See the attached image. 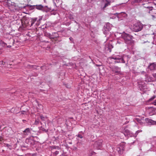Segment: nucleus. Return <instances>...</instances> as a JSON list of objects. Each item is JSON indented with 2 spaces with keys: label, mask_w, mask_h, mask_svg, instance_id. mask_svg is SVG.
I'll return each instance as SVG.
<instances>
[{
  "label": "nucleus",
  "mask_w": 156,
  "mask_h": 156,
  "mask_svg": "<svg viewBox=\"0 0 156 156\" xmlns=\"http://www.w3.org/2000/svg\"><path fill=\"white\" fill-rule=\"evenodd\" d=\"M121 36L126 44L129 45H132L134 44L133 37L130 34L124 32L122 34Z\"/></svg>",
  "instance_id": "obj_1"
},
{
  "label": "nucleus",
  "mask_w": 156,
  "mask_h": 156,
  "mask_svg": "<svg viewBox=\"0 0 156 156\" xmlns=\"http://www.w3.org/2000/svg\"><path fill=\"white\" fill-rule=\"evenodd\" d=\"M30 7L32 9H36L37 10L47 12L50 11H52L54 10L53 9H52L51 8H48L47 6H44L41 5H31L30 6Z\"/></svg>",
  "instance_id": "obj_2"
},
{
  "label": "nucleus",
  "mask_w": 156,
  "mask_h": 156,
  "mask_svg": "<svg viewBox=\"0 0 156 156\" xmlns=\"http://www.w3.org/2000/svg\"><path fill=\"white\" fill-rule=\"evenodd\" d=\"M143 28V25L140 22H137L133 24L132 27L133 31L137 32L141 31Z\"/></svg>",
  "instance_id": "obj_3"
},
{
  "label": "nucleus",
  "mask_w": 156,
  "mask_h": 156,
  "mask_svg": "<svg viewBox=\"0 0 156 156\" xmlns=\"http://www.w3.org/2000/svg\"><path fill=\"white\" fill-rule=\"evenodd\" d=\"M109 59H113L115 60L114 61V63H125V61L124 60L123 57L122 56H113L109 57Z\"/></svg>",
  "instance_id": "obj_4"
},
{
  "label": "nucleus",
  "mask_w": 156,
  "mask_h": 156,
  "mask_svg": "<svg viewBox=\"0 0 156 156\" xmlns=\"http://www.w3.org/2000/svg\"><path fill=\"white\" fill-rule=\"evenodd\" d=\"M103 141L102 139L98 140L95 141L94 144V147L97 149H100L102 147Z\"/></svg>",
  "instance_id": "obj_5"
},
{
  "label": "nucleus",
  "mask_w": 156,
  "mask_h": 156,
  "mask_svg": "<svg viewBox=\"0 0 156 156\" xmlns=\"http://www.w3.org/2000/svg\"><path fill=\"white\" fill-rule=\"evenodd\" d=\"M51 149L53 155L55 156L58 154L59 151H60V148L59 146H53L51 147Z\"/></svg>",
  "instance_id": "obj_6"
},
{
  "label": "nucleus",
  "mask_w": 156,
  "mask_h": 156,
  "mask_svg": "<svg viewBox=\"0 0 156 156\" xmlns=\"http://www.w3.org/2000/svg\"><path fill=\"white\" fill-rule=\"evenodd\" d=\"M147 68L150 69L152 72H155L156 71V62L150 63Z\"/></svg>",
  "instance_id": "obj_7"
},
{
  "label": "nucleus",
  "mask_w": 156,
  "mask_h": 156,
  "mask_svg": "<svg viewBox=\"0 0 156 156\" xmlns=\"http://www.w3.org/2000/svg\"><path fill=\"white\" fill-rule=\"evenodd\" d=\"M59 36L57 33H53L51 34V39L53 40L56 42H58L61 41L59 39Z\"/></svg>",
  "instance_id": "obj_8"
},
{
  "label": "nucleus",
  "mask_w": 156,
  "mask_h": 156,
  "mask_svg": "<svg viewBox=\"0 0 156 156\" xmlns=\"http://www.w3.org/2000/svg\"><path fill=\"white\" fill-rule=\"evenodd\" d=\"M25 143L28 144L27 146L31 147L34 144L35 141L33 138L30 137L26 139Z\"/></svg>",
  "instance_id": "obj_9"
},
{
  "label": "nucleus",
  "mask_w": 156,
  "mask_h": 156,
  "mask_svg": "<svg viewBox=\"0 0 156 156\" xmlns=\"http://www.w3.org/2000/svg\"><path fill=\"white\" fill-rule=\"evenodd\" d=\"M111 2L110 1L108 0H102L101 2V5H104V6L102 7V9H105L107 7L110 5L111 4Z\"/></svg>",
  "instance_id": "obj_10"
},
{
  "label": "nucleus",
  "mask_w": 156,
  "mask_h": 156,
  "mask_svg": "<svg viewBox=\"0 0 156 156\" xmlns=\"http://www.w3.org/2000/svg\"><path fill=\"white\" fill-rule=\"evenodd\" d=\"M149 11L148 12L151 14L153 18H155L156 15V9H153L152 7H149Z\"/></svg>",
  "instance_id": "obj_11"
},
{
  "label": "nucleus",
  "mask_w": 156,
  "mask_h": 156,
  "mask_svg": "<svg viewBox=\"0 0 156 156\" xmlns=\"http://www.w3.org/2000/svg\"><path fill=\"white\" fill-rule=\"evenodd\" d=\"M113 72H115V73L118 74L120 73L121 72L120 71V68L117 66H115L112 68L110 67Z\"/></svg>",
  "instance_id": "obj_12"
},
{
  "label": "nucleus",
  "mask_w": 156,
  "mask_h": 156,
  "mask_svg": "<svg viewBox=\"0 0 156 156\" xmlns=\"http://www.w3.org/2000/svg\"><path fill=\"white\" fill-rule=\"evenodd\" d=\"M32 129L31 128H27L23 132V134L25 136H28L31 133Z\"/></svg>",
  "instance_id": "obj_13"
},
{
  "label": "nucleus",
  "mask_w": 156,
  "mask_h": 156,
  "mask_svg": "<svg viewBox=\"0 0 156 156\" xmlns=\"http://www.w3.org/2000/svg\"><path fill=\"white\" fill-rule=\"evenodd\" d=\"M145 120L146 122L148 123L149 125H156V121H154L152 119H149L148 118H146L145 119Z\"/></svg>",
  "instance_id": "obj_14"
},
{
  "label": "nucleus",
  "mask_w": 156,
  "mask_h": 156,
  "mask_svg": "<svg viewBox=\"0 0 156 156\" xmlns=\"http://www.w3.org/2000/svg\"><path fill=\"white\" fill-rule=\"evenodd\" d=\"M7 45V43H5L3 42H1L0 43V55L1 54L2 52V50L3 48L5 47Z\"/></svg>",
  "instance_id": "obj_15"
},
{
  "label": "nucleus",
  "mask_w": 156,
  "mask_h": 156,
  "mask_svg": "<svg viewBox=\"0 0 156 156\" xmlns=\"http://www.w3.org/2000/svg\"><path fill=\"white\" fill-rule=\"evenodd\" d=\"M111 27L112 25L108 23H107L104 26L106 31L107 30L108 31H109L110 30Z\"/></svg>",
  "instance_id": "obj_16"
},
{
  "label": "nucleus",
  "mask_w": 156,
  "mask_h": 156,
  "mask_svg": "<svg viewBox=\"0 0 156 156\" xmlns=\"http://www.w3.org/2000/svg\"><path fill=\"white\" fill-rule=\"evenodd\" d=\"M37 20V18H33L31 19V21L28 23L29 24V25H30V27L33 26V25L34 24L35 22H36Z\"/></svg>",
  "instance_id": "obj_17"
},
{
  "label": "nucleus",
  "mask_w": 156,
  "mask_h": 156,
  "mask_svg": "<svg viewBox=\"0 0 156 156\" xmlns=\"http://www.w3.org/2000/svg\"><path fill=\"white\" fill-rule=\"evenodd\" d=\"M138 87L140 90H142L144 87V83L143 82H138Z\"/></svg>",
  "instance_id": "obj_18"
},
{
  "label": "nucleus",
  "mask_w": 156,
  "mask_h": 156,
  "mask_svg": "<svg viewBox=\"0 0 156 156\" xmlns=\"http://www.w3.org/2000/svg\"><path fill=\"white\" fill-rule=\"evenodd\" d=\"M153 78L149 76H147L146 78L145 81L147 82H150L153 81Z\"/></svg>",
  "instance_id": "obj_19"
},
{
  "label": "nucleus",
  "mask_w": 156,
  "mask_h": 156,
  "mask_svg": "<svg viewBox=\"0 0 156 156\" xmlns=\"http://www.w3.org/2000/svg\"><path fill=\"white\" fill-rule=\"evenodd\" d=\"M130 131L126 128H124L122 130V132L124 134L125 136L128 135V134L129 133Z\"/></svg>",
  "instance_id": "obj_20"
},
{
  "label": "nucleus",
  "mask_w": 156,
  "mask_h": 156,
  "mask_svg": "<svg viewBox=\"0 0 156 156\" xmlns=\"http://www.w3.org/2000/svg\"><path fill=\"white\" fill-rule=\"evenodd\" d=\"M14 43V40L12 38H10L9 40V42L8 43V44H11V45H13V44Z\"/></svg>",
  "instance_id": "obj_21"
},
{
  "label": "nucleus",
  "mask_w": 156,
  "mask_h": 156,
  "mask_svg": "<svg viewBox=\"0 0 156 156\" xmlns=\"http://www.w3.org/2000/svg\"><path fill=\"white\" fill-rule=\"evenodd\" d=\"M113 48V47L112 45L111 44H109L107 47V50L109 51V52H110L111 51V49Z\"/></svg>",
  "instance_id": "obj_22"
},
{
  "label": "nucleus",
  "mask_w": 156,
  "mask_h": 156,
  "mask_svg": "<svg viewBox=\"0 0 156 156\" xmlns=\"http://www.w3.org/2000/svg\"><path fill=\"white\" fill-rule=\"evenodd\" d=\"M146 0H132V2L133 3H139L140 2H142L143 1H145Z\"/></svg>",
  "instance_id": "obj_23"
},
{
  "label": "nucleus",
  "mask_w": 156,
  "mask_h": 156,
  "mask_svg": "<svg viewBox=\"0 0 156 156\" xmlns=\"http://www.w3.org/2000/svg\"><path fill=\"white\" fill-rule=\"evenodd\" d=\"M126 136H127L128 137H133V136H135V134L131 133V132L129 131V133L128 134V135H127Z\"/></svg>",
  "instance_id": "obj_24"
},
{
  "label": "nucleus",
  "mask_w": 156,
  "mask_h": 156,
  "mask_svg": "<svg viewBox=\"0 0 156 156\" xmlns=\"http://www.w3.org/2000/svg\"><path fill=\"white\" fill-rule=\"evenodd\" d=\"M44 35L45 36L49 37L51 39V34L50 33L46 32L44 33Z\"/></svg>",
  "instance_id": "obj_25"
},
{
  "label": "nucleus",
  "mask_w": 156,
  "mask_h": 156,
  "mask_svg": "<svg viewBox=\"0 0 156 156\" xmlns=\"http://www.w3.org/2000/svg\"><path fill=\"white\" fill-rule=\"evenodd\" d=\"M36 66H33V65H28L27 67H28L29 68H33L34 69H37L36 68Z\"/></svg>",
  "instance_id": "obj_26"
},
{
  "label": "nucleus",
  "mask_w": 156,
  "mask_h": 156,
  "mask_svg": "<svg viewBox=\"0 0 156 156\" xmlns=\"http://www.w3.org/2000/svg\"><path fill=\"white\" fill-rule=\"evenodd\" d=\"M156 97V96L155 95H154L152 97L148 99V101L150 102L151 101H152L154 100Z\"/></svg>",
  "instance_id": "obj_27"
},
{
  "label": "nucleus",
  "mask_w": 156,
  "mask_h": 156,
  "mask_svg": "<svg viewBox=\"0 0 156 156\" xmlns=\"http://www.w3.org/2000/svg\"><path fill=\"white\" fill-rule=\"evenodd\" d=\"M42 16H39L38 18H37V22H38L39 23H40V21L42 20Z\"/></svg>",
  "instance_id": "obj_28"
},
{
  "label": "nucleus",
  "mask_w": 156,
  "mask_h": 156,
  "mask_svg": "<svg viewBox=\"0 0 156 156\" xmlns=\"http://www.w3.org/2000/svg\"><path fill=\"white\" fill-rule=\"evenodd\" d=\"M40 130H42V131H44V132H46V133L48 131V130L44 128H43V127H41Z\"/></svg>",
  "instance_id": "obj_29"
},
{
  "label": "nucleus",
  "mask_w": 156,
  "mask_h": 156,
  "mask_svg": "<svg viewBox=\"0 0 156 156\" xmlns=\"http://www.w3.org/2000/svg\"><path fill=\"white\" fill-rule=\"evenodd\" d=\"M122 13L124 14V13L123 12H121L120 13H116L114 14V15H117V16H118V18H119V15H120Z\"/></svg>",
  "instance_id": "obj_30"
},
{
  "label": "nucleus",
  "mask_w": 156,
  "mask_h": 156,
  "mask_svg": "<svg viewBox=\"0 0 156 156\" xmlns=\"http://www.w3.org/2000/svg\"><path fill=\"white\" fill-rule=\"evenodd\" d=\"M3 136L2 133H0V141L3 140Z\"/></svg>",
  "instance_id": "obj_31"
},
{
  "label": "nucleus",
  "mask_w": 156,
  "mask_h": 156,
  "mask_svg": "<svg viewBox=\"0 0 156 156\" xmlns=\"http://www.w3.org/2000/svg\"><path fill=\"white\" fill-rule=\"evenodd\" d=\"M152 75L154 78H156V71L155 72H152Z\"/></svg>",
  "instance_id": "obj_32"
},
{
  "label": "nucleus",
  "mask_w": 156,
  "mask_h": 156,
  "mask_svg": "<svg viewBox=\"0 0 156 156\" xmlns=\"http://www.w3.org/2000/svg\"><path fill=\"white\" fill-rule=\"evenodd\" d=\"M40 118L41 120H44L45 119V117L43 116L42 115H40Z\"/></svg>",
  "instance_id": "obj_33"
},
{
  "label": "nucleus",
  "mask_w": 156,
  "mask_h": 156,
  "mask_svg": "<svg viewBox=\"0 0 156 156\" xmlns=\"http://www.w3.org/2000/svg\"><path fill=\"white\" fill-rule=\"evenodd\" d=\"M40 68H41V69H42V70H46V68H45V66H41L40 67Z\"/></svg>",
  "instance_id": "obj_34"
},
{
  "label": "nucleus",
  "mask_w": 156,
  "mask_h": 156,
  "mask_svg": "<svg viewBox=\"0 0 156 156\" xmlns=\"http://www.w3.org/2000/svg\"><path fill=\"white\" fill-rule=\"evenodd\" d=\"M76 136L80 138H82L83 137V135L80 134H79L78 135H77Z\"/></svg>",
  "instance_id": "obj_35"
},
{
  "label": "nucleus",
  "mask_w": 156,
  "mask_h": 156,
  "mask_svg": "<svg viewBox=\"0 0 156 156\" xmlns=\"http://www.w3.org/2000/svg\"><path fill=\"white\" fill-rule=\"evenodd\" d=\"M20 42L18 41H16L15 43V44L17 45H18L20 43Z\"/></svg>",
  "instance_id": "obj_36"
},
{
  "label": "nucleus",
  "mask_w": 156,
  "mask_h": 156,
  "mask_svg": "<svg viewBox=\"0 0 156 156\" xmlns=\"http://www.w3.org/2000/svg\"><path fill=\"white\" fill-rule=\"evenodd\" d=\"M27 111H22L21 112V114H27Z\"/></svg>",
  "instance_id": "obj_37"
},
{
  "label": "nucleus",
  "mask_w": 156,
  "mask_h": 156,
  "mask_svg": "<svg viewBox=\"0 0 156 156\" xmlns=\"http://www.w3.org/2000/svg\"><path fill=\"white\" fill-rule=\"evenodd\" d=\"M39 122L38 121H37V120H35L34 122V124L35 125H37L39 124Z\"/></svg>",
  "instance_id": "obj_38"
},
{
  "label": "nucleus",
  "mask_w": 156,
  "mask_h": 156,
  "mask_svg": "<svg viewBox=\"0 0 156 156\" xmlns=\"http://www.w3.org/2000/svg\"><path fill=\"white\" fill-rule=\"evenodd\" d=\"M96 66L97 67L101 66H102V63H101L100 64H96Z\"/></svg>",
  "instance_id": "obj_39"
},
{
  "label": "nucleus",
  "mask_w": 156,
  "mask_h": 156,
  "mask_svg": "<svg viewBox=\"0 0 156 156\" xmlns=\"http://www.w3.org/2000/svg\"><path fill=\"white\" fill-rule=\"evenodd\" d=\"M32 76H38V74L37 73H34V74H33Z\"/></svg>",
  "instance_id": "obj_40"
},
{
  "label": "nucleus",
  "mask_w": 156,
  "mask_h": 156,
  "mask_svg": "<svg viewBox=\"0 0 156 156\" xmlns=\"http://www.w3.org/2000/svg\"><path fill=\"white\" fill-rule=\"evenodd\" d=\"M152 104L154 105H156V99L154 101Z\"/></svg>",
  "instance_id": "obj_41"
},
{
  "label": "nucleus",
  "mask_w": 156,
  "mask_h": 156,
  "mask_svg": "<svg viewBox=\"0 0 156 156\" xmlns=\"http://www.w3.org/2000/svg\"><path fill=\"white\" fill-rule=\"evenodd\" d=\"M12 45H11V44H9V45H6V46H7V48H10V47H11V46H12Z\"/></svg>",
  "instance_id": "obj_42"
},
{
  "label": "nucleus",
  "mask_w": 156,
  "mask_h": 156,
  "mask_svg": "<svg viewBox=\"0 0 156 156\" xmlns=\"http://www.w3.org/2000/svg\"><path fill=\"white\" fill-rule=\"evenodd\" d=\"M5 62H3V61H1L0 62V64H2L3 65H4Z\"/></svg>",
  "instance_id": "obj_43"
},
{
  "label": "nucleus",
  "mask_w": 156,
  "mask_h": 156,
  "mask_svg": "<svg viewBox=\"0 0 156 156\" xmlns=\"http://www.w3.org/2000/svg\"><path fill=\"white\" fill-rule=\"evenodd\" d=\"M121 42L120 41H117V44H121Z\"/></svg>",
  "instance_id": "obj_44"
},
{
  "label": "nucleus",
  "mask_w": 156,
  "mask_h": 156,
  "mask_svg": "<svg viewBox=\"0 0 156 156\" xmlns=\"http://www.w3.org/2000/svg\"><path fill=\"white\" fill-rule=\"evenodd\" d=\"M136 119L137 120V121L139 122L140 121H141L140 120V119Z\"/></svg>",
  "instance_id": "obj_45"
},
{
  "label": "nucleus",
  "mask_w": 156,
  "mask_h": 156,
  "mask_svg": "<svg viewBox=\"0 0 156 156\" xmlns=\"http://www.w3.org/2000/svg\"><path fill=\"white\" fill-rule=\"evenodd\" d=\"M23 122H24V121H26V120H25L23 119Z\"/></svg>",
  "instance_id": "obj_46"
},
{
  "label": "nucleus",
  "mask_w": 156,
  "mask_h": 156,
  "mask_svg": "<svg viewBox=\"0 0 156 156\" xmlns=\"http://www.w3.org/2000/svg\"><path fill=\"white\" fill-rule=\"evenodd\" d=\"M71 39H72V37H70V38H69V39H70V40H71Z\"/></svg>",
  "instance_id": "obj_47"
},
{
  "label": "nucleus",
  "mask_w": 156,
  "mask_h": 156,
  "mask_svg": "<svg viewBox=\"0 0 156 156\" xmlns=\"http://www.w3.org/2000/svg\"><path fill=\"white\" fill-rule=\"evenodd\" d=\"M8 145H9V144H7V146H8Z\"/></svg>",
  "instance_id": "obj_48"
},
{
  "label": "nucleus",
  "mask_w": 156,
  "mask_h": 156,
  "mask_svg": "<svg viewBox=\"0 0 156 156\" xmlns=\"http://www.w3.org/2000/svg\"><path fill=\"white\" fill-rule=\"evenodd\" d=\"M154 1H156V0H154Z\"/></svg>",
  "instance_id": "obj_49"
}]
</instances>
